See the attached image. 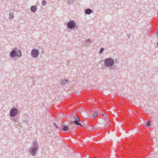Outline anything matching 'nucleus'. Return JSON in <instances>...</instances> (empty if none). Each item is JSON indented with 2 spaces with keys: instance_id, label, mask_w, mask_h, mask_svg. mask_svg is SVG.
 <instances>
[{
  "instance_id": "nucleus-1",
  "label": "nucleus",
  "mask_w": 158,
  "mask_h": 158,
  "mask_svg": "<svg viewBox=\"0 0 158 158\" xmlns=\"http://www.w3.org/2000/svg\"><path fill=\"white\" fill-rule=\"evenodd\" d=\"M38 144L36 141H34L32 143V147L30 149L29 152L33 156H35L38 149Z\"/></svg>"
},
{
  "instance_id": "nucleus-2",
  "label": "nucleus",
  "mask_w": 158,
  "mask_h": 158,
  "mask_svg": "<svg viewBox=\"0 0 158 158\" xmlns=\"http://www.w3.org/2000/svg\"><path fill=\"white\" fill-rule=\"evenodd\" d=\"M104 64L105 66L110 67V69H114V68L112 66L114 64V61L113 58L111 57L106 58L104 60Z\"/></svg>"
},
{
  "instance_id": "nucleus-3",
  "label": "nucleus",
  "mask_w": 158,
  "mask_h": 158,
  "mask_svg": "<svg viewBox=\"0 0 158 158\" xmlns=\"http://www.w3.org/2000/svg\"><path fill=\"white\" fill-rule=\"evenodd\" d=\"M10 56L11 57L13 58H14L15 56L19 58L22 56V52L19 50L16 51L15 49H13L10 52Z\"/></svg>"
},
{
  "instance_id": "nucleus-4",
  "label": "nucleus",
  "mask_w": 158,
  "mask_h": 158,
  "mask_svg": "<svg viewBox=\"0 0 158 158\" xmlns=\"http://www.w3.org/2000/svg\"><path fill=\"white\" fill-rule=\"evenodd\" d=\"M67 26L69 29H71L75 28L77 29L78 26H76L75 23L73 20H71L68 22L67 24Z\"/></svg>"
},
{
  "instance_id": "nucleus-5",
  "label": "nucleus",
  "mask_w": 158,
  "mask_h": 158,
  "mask_svg": "<svg viewBox=\"0 0 158 158\" xmlns=\"http://www.w3.org/2000/svg\"><path fill=\"white\" fill-rule=\"evenodd\" d=\"M18 111L16 108H13L11 109L10 112V115L11 117H14L18 114Z\"/></svg>"
},
{
  "instance_id": "nucleus-6",
  "label": "nucleus",
  "mask_w": 158,
  "mask_h": 158,
  "mask_svg": "<svg viewBox=\"0 0 158 158\" xmlns=\"http://www.w3.org/2000/svg\"><path fill=\"white\" fill-rule=\"evenodd\" d=\"M39 51L36 49H33L31 51V56L33 58H36L39 54Z\"/></svg>"
},
{
  "instance_id": "nucleus-7",
  "label": "nucleus",
  "mask_w": 158,
  "mask_h": 158,
  "mask_svg": "<svg viewBox=\"0 0 158 158\" xmlns=\"http://www.w3.org/2000/svg\"><path fill=\"white\" fill-rule=\"evenodd\" d=\"M75 120L74 121V123L76 125H79L81 126V124L80 123L81 120L79 117L77 116L74 117Z\"/></svg>"
},
{
  "instance_id": "nucleus-8",
  "label": "nucleus",
  "mask_w": 158,
  "mask_h": 158,
  "mask_svg": "<svg viewBox=\"0 0 158 158\" xmlns=\"http://www.w3.org/2000/svg\"><path fill=\"white\" fill-rule=\"evenodd\" d=\"M37 10V7L36 5L31 6L30 10L32 12H35Z\"/></svg>"
},
{
  "instance_id": "nucleus-9",
  "label": "nucleus",
  "mask_w": 158,
  "mask_h": 158,
  "mask_svg": "<svg viewBox=\"0 0 158 158\" xmlns=\"http://www.w3.org/2000/svg\"><path fill=\"white\" fill-rule=\"evenodd\" d=\"M93 12L92 10L89 8L86 9L85 10V13L86 14L89 15Z\"/></svg>"
},
{
  "instance_id": "nucleus-10",
  "label": "nucleus",
  "mask_w": 158,
  "mask_h": 158,
  "mask_svg": "<svg viewBox=\"0 0 158 158\" xmlns=\"http://www.w3.org/2000/svg\"><path fill=\"white\" fill-rule=\"evenodd\" d=\"M61 129L64 131H66L68 130L69 129V127L67 125H61Z\"/></svg>"
},
{
  "instance_id": "nucleus-11",
  "label": "nucleus",
  "mask_w": 158,
  "mask_h": 158,
  "mask_svg": "<svg viewBox=\"0 0 158 158\" xmlns=\"http://www.w3.org/2000/svg\"><path fill=\"white\" fill-rule=\"evenodd\" d=\"M68 80L66 79H64L63 80H62L61 81V84L64 85H65L67 83H68Z\"/></svg>"
},
{
  "instance_id": "nucleus-12",
  "label": "nucleus",
  "mask_w": 158,
  "mask_h": 158,
  "mask_svg": "<svg viewBox=\"0 0 158 158\" xmlns=\"http://www.w3.org/2000/svg\"><path fill=\"white\" fill-rule=\"evenodd\" d=\"M14 17V14L13 13H10L9 14V18L10 19H12Z\"/></svg>"
},
{
  "instance_id": "nucleus-13",
  "label": "nucleus",
  "mask_w": 158,
  "mask_h": 158,
  "mask_svg": "<svg viewBox=\"0 0 158 158\" xmlns=\"http://www.w3.org/2000/svg\"><path fill=\"white\" fill-rule=\"evenodd\" d=\"M11 119L13 122H15L17 121V119L15 118H14V117H11Z\"/></svg>"
},
{
  "instance_id": "nucleus-14",
  "label": "nucleus",
  "mask_w": 158,
  "mask_h": 158,
  "mask_svg": "<svg viewBox=\"0 0 158 158\" xmlns=\"http://www.w3.org/2000/svg\"><path fill=\"white\" fill-rule=\"evenodd\" d=\"M104 48H100V49L99 50V54H101L103 52L104 50Z\"/></svg>"
},
{
  "instance_id": "nucleus-15",
  "label": "nucleus",
  "mask_w": 158,
  "mask_h": 158,
  "mask_svg": "<svg viewBox=\"0 0 158 158\" xmlns=\"http://www.w3.org/2000/svg\"><path fill=\"white\" fill-rule=\"evenodd\" d=\"M46 4V2L45 0H43L42 1V5L43 6L45 5Z\"/></svg>"
},
{
  "instance_id": "nucleus-16",
  "label": "nucleus",
  "mask_w": 158,
  "mask_h": 158,
  "mask_svg": "<svg viewBox=\"0 0 158 158\" xmlns=\"http://www.w3.org/2000/svg\"><path fill=\"white\" fill-rule=\"evenodd\" d=\"M68 3L69 4H72L73 3L74 0H67Z\"/></svg>"
},
{
  "instance_id": "nucleus-17",
  "label": "nucleus",
  "mask_w": 158,
  "mask_h": 158,
  "mask_svg": "<svg viewBox=\"0 0 158 158\" xmlns=\"http://www.w3.org/2000/svg\"><path fill=\"white\" fill-rule=\"evenodd\" d=\"M98 115V114L96 112L93 115V117L94 118H96V117Z\"/></svg>"
},
{
  "instance_id": "nucleus-18",
  "label": "nucleus",
  "mask_w": 158,
  "mask_h": 158,
  "mask_svg": "<svg viewBox=\"0 0 158 158\" xmlns=\"http://www.w3.org/2000/svg\"><path fill=\"white\" fill-rule=\"evenodd\" d=\"M150 123L149 122H147L146 123V126L147 127H148L150 126Z\"/></svg>"
},
{
  "instance_id": "nucleus-19",
  "label": "nucleus",
  "mask_w": 158,
  "mask_h": 158,
  "mask_svg": "<svg viewBox=\"0 0 158 158\" xmlns=\"http://www.w3.org/2000/svg\"><path fill=\"white\" fill-rule=\"evenodd\" d=\"M54 126L56 127V129H59V127L55 123H54Z\"/></svg>"
},
{
  "instance_id": "nucleus-20",
  "label": "nucleus",
  "mask_w": 158,
  "mask_h": 158,
  "mask_svg": "<svg viewBox=\"0 0 158 158\" xmlns=\"http://www.w3.org/2000/svg\"><path fill=\"white\" fill-rule=\"evenodd\" d=\"M86 42L87 43H90L91 40L89 39H88L86 40Z\"/></svg>"
},
{
  "instance_id": "nucleus-21",
  "label": "nucleus",
  "mask_w": 158,
  "mask_h": 158,
  "mask_svg": "<svg viewBox=\"0 0 158 158\" xmlns=\"http://www.w3.org/2000/svg\"><path fill=\"white\" fill-rule=\"evenodd\" d=\"M23 122L24 123H26V124H28V120H24Z\"/></svg>"
},
{
  "instance_id": "nucleus-22",
  "label": "nucleus",
  "mask_w": 158,
  "mask_h": 158,
  "mask_svg": "<svg viewBox=\"0 0 158 158\" xmlns=\"http://www.w3.org/2000/svg\"><path fill=\"white\" fill-rule=\"evenodd\" d=\"M114 63L115 62L116 63H118L117 60H114Z\"/></svg>"
},
{
  "instance_id": "nucleus-23",
  "label": "nucleus",
  "mask_w": 158,
  "mask_h": 158,
  "mask_svg": "<svg viewBox=\"0 0 158 158\" xmlns=\"http://www.w3.org/2000/svg\"><path fill=\"white\" fill-rule=\"evenodd\" d=\"M156 35L158 37V30L156 32Z\"/></svg>"
},
{
  "instance_id": "nucleus-24",
  "label": "nucleus",
  "mask_w": 158,
  "mask_h": 158,
  "mask_svg": "<svg viewBox=\"0 0 158 158\" xmlns=\"http://www.w3.org/2000/svg\"><path fill=\"white\" fill-rule=\"evenodd\" d=\"M157 46L158 47V42H157Z\"/></svg>"
}]
</instances>
